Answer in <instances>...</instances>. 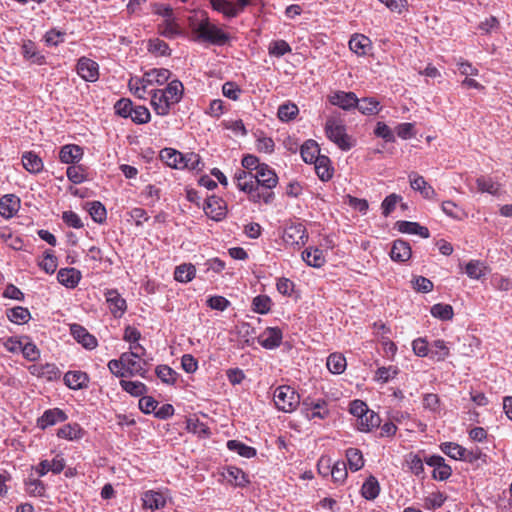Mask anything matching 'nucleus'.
Returning a JSON list of instances; mask_svg holds the SVG:
<instances>
[{"instance_id":"obj_48","label":"nucleus","mask_w":512,"mask_h":512,"mask_svg":"<svg viewBox=\"0 0 512 512\" xmlns=\"http://www.w3.org/2000/svg\"><path fill=\"white\" fill-rule=\"evenodd\" d=\"M465 272L469 278L479 280L486 275L487 267L479 260H470L466 264Z\"/></svg>"},{"instance_id":"obj_63","label":"nucleus","mask_w":512,"mask_h":512,"mask_svg":"<svg viewBox=\"0 0 512 512\" xmlns=\"http://www.w3.org/2000/svg\"><path fill=\"white\" fill-rule=\"evenodd\" d=\"M447 497L442 492H433L425 498L424 507L426 509H437L440 508Z\"/></svg>"},{"instance_id":"obj_16","label":"nucleus","mask_w":512,"mask_h":512,"mask_svg":"<svg viewBox=\"0 0 512 512\" xmlns=\"http://www.w3.org/2000/svg\"><path fill=\"white\" fill-rule=\"evenodd\" d=\"M21 54L23 58L32 64L43 65L46 58L38 49L37 45L31 40H24L21 46Z\"/></svg>"},{"instance_id":"obj_46","label":"nucleus","mask_w":512,"mask_h":512,"mask_svg":"<svg viewBox=\"0 0 512 512\" xmlns=\"http://www.w3.org/2000/svg\"><path fill=\"white\" fill-rule=\"evenodd\" d=\"M121 388L132 396H143L147 392V386L140 381L120 380Z\"/></svg>"},{"instance_id":"obj_38","label":"nucleus","mask_w":512,"mask_h":512,"mask_svg":"<svg viewBox=\"0 0 512 512\" xmlns=\"http://www.w3.org/2000/svg\"><path fill=\"white\" fill-rule=\"evenodd\" d=\"M450 354V348L444 340H435L430 344L429 355L436 361H444Z\"/></svg>"},{"instance_id":"obj_36","label":"nucleus","mask_w":512,"mask_h":512,"mask_svg":"<svg viewBox=\"0 0 512 512\" xmlns=\"http://www.w3.org/2000/svg\"><path fill=\"white\" fill-rule=\"evenodd\" d=\"M370 45V39L362 34H355L349 40L350 50L358 56L366 55Z\"/></svg>"},{"instance_id":"obj_50","label":"nucleus","mask_w":512,"mask_h":512,"mask_svg":"<svg viewBox=\"0 0 512 512\" xmlns=\"http://www.w3.org/2000/svg\"><path fill=\"white\" fill-rule=\"evenodd\" d=\"M128 87L133 95L139 99H145L146 94L150 92L146 83H144L143 77H131L128 82Z\"/></svg>"},{"instance_id":"obj_32","label":"nucleus","mask_w":512,"mask_h":512,"mask_svg":"<svg viewBox=\"0 0 512 512\" xmlns=\"http://www.w3.org/2000/svg\"><path fill=\"white\" fill-rule=\"evenodd\" d=\"M161 158L166 164L175 169H185L184 155L172 148H165L161 151Z\"/></svg>"},{"instance_id":"obj_57","label":"nucleus","mask_w":512,"mask_h":512,"mask_svg":"<svg viewBox=\"0 0 512 512\" xmlns=\"http://www.w3.org/2000/svg\"><path fill=\"white\" fill-rule=\"evenodd\" d=\"M157 377L166 384H174L177 380V372L167 365H158L155 369Z\"/></svg>"},{"instance_id":"obj_22","label":"nucleus","mask_w":512,"mask_h":512,"mask_svg":"<svg viewBox=\"0 0 512 512\" xmlns=\"http://www.w3.org/2000/svg\"><path fill=\"white\" fill-rule=\"evenodd\" d=\"M83 154V149L79 145L67 144L61 147L59 159L65 164H74L82 159Z\"/></svg>"},{"instance_id":"obj_39","label":"nucleus","mask_w":512,"mask_h":512,"mask_svg":"<svg viewBox=\"0 0 512 512\" xmlns=\"http://www.w3.org/2000/svg\"><path fill=\"white\" fill-rule=\"evenodd\" d=\"M326 366L333 374H341L345 371L347 362L341 353H332L327 358Z\"/></svg>"},{"instance_id":"obj_56","label":"nucleus","mask_w":512,"mask_h":512,"mask_svg":"<svg viewBox=\"0 0 512 512\" xmlns=\"http://www.w3.org/2000/svg\"><path fill=\"white\" fill-rule=\"evenodd\" d=\"M399 373L396 366L390 365L388 367H379L374 376V380L381 383H387L394 379Z\"/></svg>"},{"instance_id":"obj_28","label":"nucleus","mask_w":512,"mask_h":512,"mask_svg":"<svg viewBox=\"0 0 512 512\" xmlns=\"http://www.w3.org/2000/svg\"><path fill=\"white\" fill-rule=\"evenodd\" d=\"M302 259L307 265L315 268L322 267L326 262L323 251L315 247L306 248L302 252Z\"/></svg>"},{"instance_id":"obj_52","label":"nucleus","mask_w":512,"mask_h":512,"mask_svg":"<svg viewBox=\"0 0 512 512\" xmlns=\"http://www.w3.org/2000/svg\"><path fill=\"white\" fill-rule=\"evenodd\" d=\"M356 108L363 115H374L380 110V103L374 98L358 99V106Z\"/></svg>"},{"instance_id":"obj_17","label":"nucleus","mask_w":512,"mask_h":512,"mask_svg":"<svg viewBox=\"0 0 512 512\" xmlns=\"http://www.w3.org/2000/svg\"><path fill=\"white\" fill-rule=\"evenodd\" d=\"M71 335L74 339L82 344L86 349L92 350L97 346V339L91 335L86 328L79 324H72L70 326Z\"/></svg>"},{"instance_id":"obj_6","label":"nucleus","mask_w":512,"mask_h":512,"mask_svg":"<svg viewBox=\"0 0 512 512\" xmlns=\"http://www.w3.org/2000/svg\"><path fill=\"white\" fill-rule=\"evenodd\" d=\"M273 400L278 410L289 413L299 405L300 396L292 387L282 385L275 389Z\"/></svg>"},{"instance_id":"obj_25","label":"nucleus","mask_w":512,"mask_h":512,"mask_svg":"<svg viewBox=\"0 0 512 512\" xmlns=\"http://www.w3.org/2000/svg\"><path fill=\"white\" fill-rule=\"evenodd\" d=\"M58 281L66 288H75L81 280V272L76 268H62L57 273Z\"/></svg>"},{"instance_id":"obj_53","label":"nucleus","mask_w":512,"mask_h":512,"mask_svg":"<svg viewBox=\"0 0 512 512\" xmlns=\"http://www.w3.org/2000/svg\"><path fill=\"white\" fill-rule=\"evenodd\" d=\"M430 313L433 317L442 321L451 320L454 315L453 307L449 304L443 303L434 304L430 309Z\"/></svg>"},{"instance_id":"obj_45","label":"nucleus","mask_w":512,"mask_h":512,"mask_svg":"<svg viewBox=\"0 0 512 512\" xmlns=\"http://www.w3.org/2000/svg\"><path fill=\"white\" fill-rule=\"evenodd\" d=\"M226 479L229 483L237 487H245L249 483L246 474L237 467H229L227 469Z\"/></svg>"},{"instance_id":"obj_9","label":"nucleus","mask_w":512,"mask_h":512,"mask_svg":"<svg viewBox=\"0 0 512 512\" xmlns=\"http://www.w3.org/2000/svg\"><path fill=\"white\" fill-rule=\"evenodd\" d=\"M303 410L305 416L309 420H313L316 418L325 419L329 415L328 404L325 400H310L306 399L303 401Z\"/></svg>"},{"instance_id":"obj_5","label":"nucleus","mask_w":512,"mask_h":512,"mask_svg":"<svg viewBox=\"0 0 512 512\" xmlns=\"http://www.w3.org/2000/svg\"><path fill=\"white\" fill-rule=\"evenodd\" d=\"M253 187L256 193H274L272 191L278 184V176L268 164L262 163L259 169L253 173Z\"/></svg>"},{"instance_id":"obj_27","label":"nucleus","mask_w":512,"mask_h":512,"mask_svg":"<svg viewBox=\"0 0 512 512\" xmlns=\"http://www.w3.org/2000/svg\"><path fill=\"white\" fill-rule=\"evenodd\" d=\"M23 167L31 174L42 172L44 164L42 159L33 151H27L22 155Z\"/></svg>"},{"instance_id":"obj_23","label":"nucleus","mask_w":512,"mask_h":512,"mask_svg":"<svg viewBox=\"0 0 512 512\" xmlns=\"http://www.w3.org/2000/svg\"><path fill=\"white\" fill-rule=\"evenodd\" d=\"M412 256V250L408 242L397 239L393 242L390 257L395 262H406Z\"/></svg>"},{"instance_id":"obj_43","label":"nucleus","mask_w":512,"mask_h":512,"mask_svg":"<svg viewBox=\"0 0 512 512\" xmlns=\"http://www.w3.org/2000/svg\"><path fill=\"white\" fill-rule=\"evenodd\" d=\"M7 318L15 324H23L30 320V311L22 306H17L6 311Z\"/></svg>"},{"instance_id":"obj_19","label":"nucleus","mask_w":512,"mask_h":512,"mask_svg":"<svg viewBox=\"0 0 512 512\" xmlns=\"http://www.w3.org/2000/svg\"><path fill=\"white\" fill-rule=\"evenodd\" d=\"M67 419L65 412L59 408L46 410L43 415L38 418L37 426L44 430L49 426L55 425L58 422H64Z\"/></svg>"},{"instance_id":"obj_35","label":"nucleus","mask_w":512,"mask_h":512,"mask_svg":"<svg viewBox=\"0 0 512 512\" xmlns=\"http://www.w3.org/2000/svg\"><path fill=\"white\" fill-rule=\"evenodd\" d=\"M381 424V419L377 413L372 410L366 411L363 417L360 420H357V428L361 432H369L373 428L379 427Z\"/></svg>"},{"instance_id":"obj_2","label":"nucleus","mask_w":512,"mask_h":512,"mask_svg":"<svg viewBox=\"0 0 512 512\" xmlns=\"http://www.w3.org/2000/svg\"><path fill=\"white\" fill-rule=\"evenodd\" d=\"M189 27L195 41L223 45L229 40V35L215 24L211 23L209 18L205 15H202L201 19L190 17Z\"/></svg>"},{"instance_id":"obj_14","label":"nucleus","mask_w":512,"mask_h":512,"mask_svg":"<svg viewBox=\"0 0 512 512\" xmlns=\"http://www.w3.org/2000/svg\"><path fill=\"white\" fill-rule=\"evenodd\" d=\"M282 331L277 327L266 328L259 336L258 343L265 349H275L282 342Z\"/></svg>"},{"instance_id":"obj_64","label":"nucleus","mask_w":512,"mask_h":512,"mask_svg":"<svg viewBox=\"0 0 512 512\" xmlns=\"http://www.w3.org/2000/svg\"><path fill=\"white\" fill-rule=\"evenodd\" d=\"M114 108L119 116L123 118H128L131 117L134 106L131 100L122 98L116 102Z\"/></svg>"},{"instance_id":"obj_10","label":"nucleus","mask_w":512,"mask_h":512,"mask_svg":"<svg viewBox=\"0 0 512 512\" xmlns=\"http://www.w3.org/2000/svg\"><path fill=\"white\" fill-rule=\"evenodd\" d=\"M328 100L332 105L346 111L358 106V98L354 92L335 91L328 96Z\"/></svg>"},{"instance_id":"obj_37","label":"nucleus","mask_w":512,"mask_h":512,"mask_svg":"<svg viewBox=\"0 0 512 512\" xmlns=\"http://www.w3.org/2000/svg\"><path fill=\"white\" fill-rule=\"evenodd\" d=\"M313 163L315 165V171L322 181H328L332 178L333 168L331 167V161L327 156L321 155Z\"/></svg>"},{"instance_id":"obj_1","label":"nucleus","mask_w":512,"mask_h":512,"mask_svg":"<svg viewBox=\"0 0 512 512\" xmlns=\"http://www.w3.org/2000/svg\"><path fill=\"white\" fill-rule=\"evenodd\" d=\"M183 92V84L177 79L170 81L164 89L150 90L154 112L159 116H167L171 108L181 101Z\"/></svg>"},{"instance_id":"obj_18","label":"nucleus","mask_w":512,"mask_h":512,"mask_svg":"<svg viewBox=\"0 0 512 512\" xmlns=\"http://www.w3.org/2000/svg\"><path fill=\"white\" fill-rule=\"evenodd\" d=\"M204 211L211 219L220 221L226 215V206L222 199L211 196L206 200Z\"/></svg>"},{"instance_id":"obj_60","label":"nucleus","mask_w":512,"mask_h":512,"mask_svg":"<svg viewBox=\"0 0 512 512\" xmlns=\"http://www.w3.org/2000/svg\"><path fill=\"white\" fill-rule=\"evenodd\" d=\"M60 375L61 371L55 364L47 363L38 368V376L48 381L57 380L60 378Z\"/></svg>"},{"instance_id":"obj_31","label":"nucleus","mask_w":512,"mask_h":512,"mask_svg":"<svg viewBox=\"0 0 512 512\" xmlns=\"http://www.w3.org/2000/svg\"><path fill=\"white\" fill-rule=\"evenodd\" d=\"M88 376L82 371H68L64 375V383L73 390L82 389L87 386Z\"/></svg>"},{"instance_id":"obj_49","label":"nucleus","mask_w":512,"mask_h":512,"mask_svg":"<svg viewBox=\"0 0 512 512\" xmlns=\"http://www.w3.org/2000/svg\"><path fill=\"white\" fill-rule=\"evenodd\" d=\"M347 464L352 471H358L364 466L362 452L357 448H348L346 450Z\"/></svg>"},{"instance_id":"obj_47","label":"nucleus","mask_w":512,"mask_h":512,"mask_svg":"<svg viewBox=\"0 0 512 512\" xmlns=\"http://www.w3.org/2000/svg\"><path fill=\"white\" fill-rule=\"evenodd\" d=\"M196 274L195 266L192 264H182L177 266L174 272V278L178 282H190Z\"/></svg>"},{"instance_id":"obj_21","label":"nucleus","mask_w":512,"mask_h":512,"mask_svg":"<svg viewBox=\"0 0 512 512\" xmlns=\"http://www.w3.org/2000/svg\"><path fill=\"white\" fill-rule=\"evenodd\" d=\"M20 208V199L14 194L4 195L0 199V215L6 219L12 218Z\"/></svg>"},{"instance_id":"obj_42","label":"nucleus","mask_w":512,"mask_h":512,"mask_svg":"<svg viewBox=\"0 0 512 512\" xmlns=\"http://www.w3.org/2000/svg\"><path fill=\"white\" fill-rule=\"evenodd\" d=\"M380 492V486L374 476H369L361 487V494L367 500H374Z\"/></svg>"},{"instance_id":"obj_59","label":"nucleus","mask_w":512,"mask_h":512,"mask_svg":"<svg viewBox=\"0 0 512 512\" xmlns=\"http://www.w3.org/2000/svg\"><path fill=\"white\" fill-rule=\"evenodd\" d=\"M298 112L299 109L296 104L285 103L279 106L277 115L281 121L287 122L294 119Z\"/></svg>"},{"instance_id":"obj_40","label":"nucleus","mask_w":512,"mask_h":512,"mask_svg":"<svg viewBox=\"0 0 512 512\" xmlns=\"http://www.w3.org/2000/svg\"><path fill=\"white\" fill-rule=\"evenodd\" d=\"M158 33L168 39H174L181 34V30L175 19H168L158 25Z\"/></svg>"},{"instance_id":"obj_51","label":"nucleus","mask_w":512,"mask_h":512,"mask_svg":"<svg viewBox=\"0 0 512 512\" xmlns=\"http://www.w3.org/2000/svg\"><path fill=\"white\" fill-rule=\"evenodd\" d=\"M227 448L245 458H252L256 455V449L237 440H229Z\"/></svg>"},{"instance_id":"obj_61","label":"nucleus","mask_w":512,"mask_h":512,"mask_svg":"<svg viewBox=\"0 0 512 512\" xmlns=\"http://www.w3.org/2000/svg\"><path fill=\"white\" fill-rule=\"evenodd\" d=\"M253 311L259 314H266L271 309V299L267 295H258L252 302Z\"/></svg>"},{"instance_id":"obj_44","label":"nucleus","mask_w":512,"mask_h":512,"mask_svg":"<svg viewBox=\"0 0 512 512\" xmlns=\"http://www.w3.org/2000/svg\"><path fill=\"white\" fill-rule=\"evenodd\" d=\"M441 451L454 460H463L465 447L455 442H444L440 445Z\"/></svg>"},{"instance_id":"obj_26","label":"nucleus","mask_w":512,"mask_h":512,"mask_svg":"<svg viewBox=\"0 0 512 512\" xmlns=\"http://www.w3.org/2000/svg\"><path fill=\"white\" fill-rule=\"evenodd\" d=\"M210 4L215 11L222 13L228 18L236 17L242 13V10L236 2L233 3L228 0H210Z\"/></svg>"},{"instance_id":"obj_4","label":"nucleus","mask_w":512,"mask_h":512,"mask_svg":"<svg viewBox=\"0 0 512 512\" xmlns=\"http://www.w3.org/2000/svg\"><path fill=\"white\" fill-rule=\"evenodd\" d=\"M234 180L236 181V185L239 190L247 193L249 201L255 204H266L270 205L275 200V193H256L255 190L252 189L253 184V173L246 170H238L235 172Z\"/></svg>"},{"instance_id":"obj_20","label":"nucleus","mask_w":512,"mask_h":512,"mask_svg":"<svg viewBox=\"0 0 512 512\" xmlns=\"http://www.w3.org/2000/svg\"><path fill=\"white\" fill-rule=\"evenodd\" d=\"M171 75V71L166 68H153L146 71L142 77L147 88H149L152 85H163L170 79Z\"/></svg>"},{"instance_id":"obj_3","label":"nucleus","mask_w":512,"mask_h":512,"mask_svg":"<svg viewBox=\"0 0 512 512\" xmlns=\"http://www.w3.org/2000/svg\"><path fill=\"white\" fill-rule=\"evenodd\" d=\"M325 134L342 151H348L355 146V140L347 134L341 119L329 117L325 123Z\"/></svg>"},{"instance_id":"obj_11","label":"nucleus","mask_w":512,"mask_h":512,"mask_svg":"<svg viewBox=\"0 0 512 512\" xmlns=\"http://www.w3.org/2000/svg\"><path fill=\"white\" fill-rule=\"evenodd\" d=\"M108 308L115 318H121L127 310L126 300L116 289H109L105 293Z\"/></svg>"},{"instance_id":"obj_33","label":"nucleus","mask_w":512,"mask_h":512,"mask_svg":"<svg viewBox=\"0 0 512 512\" xmlns=\"http://www.w3.org/2000/svg\"><path fill=\"white\" fill-rule=\"evenodd\" d=\"M64 467V459L56 457L52 461L42 460L36 467V472L40 477L46 475L49 471L53 472L54 474H59L63 471Z\"/></svg>"},{"instance_id":"obj_15","label":"nucleus","mask_w":512,"mask_h":512,"mask_svg":"<svg viewBox=\"0 0 512 512\" xmlns=\"http://www.w3.org/2000/svg\"><path fill=\"white\" fill-rule=\"evenodd\" d=\"M408 177L411 188L419 192L425 199L436 198L437 193L435 189L424 179L423 176L412 172Z\"/></svg>"},{"instance_id":"obj_13","label":"nucleus","mask_w":512,"mask_h":512,"mask_svg":"<svg viewBox=\"0 0 512 512\" xmlns=\"http://www.w3.org/2000/svg\"><path fill=\"white\" fill-rule=\"evenodd\" d=\"M76 68L77 74L87 82H95L99 78V66L89 58H80Z\"/></svg>"},{"instance_id":"obj_54","label":"nucleus","mask_w":512,"mask_h":512,"mask_svg":"<svg viewBox=\"0 0 512 512\" xmlns=\"http://www.w3.org/2000/svg\"><path fill=\"white\" fill-rule=\"evenodd\" d=\"M333 482L337 485H342L347 479V464L344 461H336L330 470Z\"/></svg>"},{"instance_id":"obj_55","label":"nucleus","mask_w":512,"mask_h":512,"mask_svg":"<svg viewBox=\"0 0 512 512\" xmlns=\"http://www.w3.org/2000/svg\"><path fill=\"white\" fill-rule=\"evenodd\" d=\"M57 436L67 440H76L81 438L82 430L78 424H66L58 430Z\"/></svg>"},{"instance_id":"obj_8","label":"nucleus","mask_w":512,"mask_h":512,"mask_svg":"<svg viewBox=\"0 0 512 512\" xmlns=\"http://www.w3.org/2000/svg\"><path fill=\"white\" fill-rule=\"evenodd\" d=\"M282 238L287 245L301 247L306 243L308 234L302 223H291L284 229Z\"/></svg>"},{"instance_id":"obj_58","label":"nucleus","mask_w":512,"mask_h":512,"mask_svg":"<svg viewBox=\"0 0 512 512\" xmlns=\"http://www.w3.org/2000/svg\"><path fill=\"white\" fill-rule=\"evenodd\" d=\"M89 207V214L96 223H103L107 217L105 206L99 201L91 202Z\"/></svg>"},{"instance_id":"obj_24","label":"nucleus","mask_w":512,"mask_h":512,"mask_svg":"<svg viewBox=\"0 0 512 512\" xmlns=\"http://www.w3.org/2000/svg\"><path fill=\"white\" fill-rule=\"evenodd\" d=\"M395 227L397 230L403 234H415L419 235L422 238H429L430 232L427 227L421 226L417 222H411V221H397L395 223Z\"/></svg>"},{"instance_id":"obj_12","label":"nucleus","mask_w":512,"mask_h":512,"mask_svg":"<svg viewBox=\"0 0 512 512\" xmlns=\"http://www.w3.org/2000/svg\"><path fill=\"white\" fill-rule=\"evenodd\" d=\"M425 462L428 466L434 468L432 477L439 481L447 480L451 474V467L445 463V459L440 455H432L425 459Z\"/></svg>"},{"instance_id":"obj_41","label":"nucleus","mask_w":512,"mask_h":512,"mask_svg":"<svg viewBox=\"0 0 512 512\" xmlns=\"http://www.w3.org/2000/svg\"><path fill=\"white\" fill-rule=\"evenodd\" d=\"M405 462L411 473L417 477H425L423 459L418 454L409 453L405 458Z\"/></svg>"},{"instance_id":"obj_7","label":"nucleus","mask_w":512,"mask_h":512,"mask_svg":"<svg viewBox=\"0 0 512 512\" xmlns=\"http://www.w3.org/2000/svg\"><path fill=\"white\" fill-rule=\"evenodd\" d=\"M122 362L125 366L126 374L130 376L138 375L146 378V361L141 358L139 352H125L122 354Z\"/></svg>"},{"instance_id":"obj_62","label":"nucleus","mask_w":512,"mask_h":512,"mask_svg":"<svg viewBox=\"0 0 512 512\" xmlns=\"http://www.w3.org/2000/svg\"><path fill=\"white\" fill-rule=\"evenodd\" d=\"M132 121L136 124H146L151 119L150 111L145 106H135L131 114Z\"/></svg>"},{"instance_id":"obj_29","label":"nucleus","mask_w":512,"mask_h":512,"mask_svg":"<svg viewBox=\"0 0 512 512\" xmlns=\"http://www.w3.org/2000/svg\"><path fill=\"white\" fill-rule=\"evenodd\" d=\"M478 191L481 193H488L493 196H500L503 194L502 185L495 182L490 177L481 176L476 179Z\"/></svg>"},{"instance_id":"obj_30","label":"nucleus","mask_w":512,"mask_h":512,"mask_svg":"<svg viewBox=\"0 0 512 512\" xmlns=\"http://www.w3.org/2000/svg\"><path fill=\"white\" fill-rule=\"evenodd\" d=\"M300 154L303 161L309 164H312L321 156L318 143L312 139H309L302 144Z\"/></svg>"},{"instance_id":"obj_34","label":"nucleus","mask_w":512,"mask_h":512,"mask_svg":"<svg viewBox=\"0 0 512 512\" xmlns=\"http://www.w3.org/2000/svg\"><path fill=\"white\" fill-rule=\"evenodd\" d=\"M143 505L145 508L152 510L161 509L166 505V498L161 492L149 490L142 496Z\"/></svg>"}]
</instances>
